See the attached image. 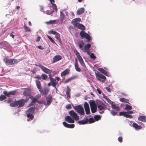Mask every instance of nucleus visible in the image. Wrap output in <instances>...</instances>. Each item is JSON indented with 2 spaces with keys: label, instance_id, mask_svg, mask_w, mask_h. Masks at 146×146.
Segmentation results:
<instances>
[{
  "label": "nucleus",
  "instance_id": "nucleus-7",
  "mask_svg": "<svg viewBox=\"0 0 146 146\" xmlns=\"http://www.w3.org/2000/svg\"><path fill=\"white\" fill-rule=\"evenodd\" d=\"M69 113L71 117L74 120L77 121L79 119V116L74 111L71 110L70 111Z\"/></svg>",
  "mask_w": 146,
  "mask_h": 146
},
{
  "label": "nucleus",
  "instance_id": "nucleus-30",
  "mask_svg": "<svg viewBox=\"0 0 146 146\" xmlns=\"http://www.w3.org/2000/svg\"><path fill=\"white\" fill-rule=\"evenodd\" d=\"M84 8H81L79 9L77 11V14L78 15H80L83 13H84Z\"/></svg>",
  "mask_w": 146,
  "mask_h": 146
},
{
  "label": "nucleus",
  "instance_id": "nucleus-60",
  "mask_svg": "<svg viewBox=\"0 0 146 146\" xmlns=\"http://www.w3.org/2000/svg\"><path fill=\"white\" fill-rule=\"evenodd\" d=\"M98 70L101 72L102 73H103L104 71L105 70L104 69L102 68H99L98 69Z\"/></svg>",
  "mask_w": 146,
  "mask_h": 146
},
{
  "label": "nucleus",
  "instance_id": "nucleus-13",
  "mask_svg": "<svg viewBox=\"0 0 146 146\" xmlns=\"http://www.w3.org/2000/svg\"><path fill=\"white\" fill-rule=\"evenodd\" d=\"M119 115L120 116L123 115L125 117L129 118H132L133 116L127 113V112L125 111H121L119 113Z\"/></svg>",
  "mask_w": 146,
  "mask_h": 146
},
{
  "label": "nucleus",
  "instance_id": "nucleus-39",
  "mask_svg": "<svg viewBox=\"0 0 146 146\" xmlns=\"http://www.w3.org/2000/svg\"><path fill=\"white\" fill-rule=\"evenodd\" d=\"M132 109V107L130 105L127 104L125 108V109L126 110H131Z\"/></svg>",
  "mask_w": 146,
  "mask_h": 146
},
{
  "label": "nucleus",
  "instance_id": "nucleus-40",
  "mask_svg": "<svg viewBox=\"0 0 146 146\" xmlns=\"http://www.w3.org/2000/svg\"><path fill=\"white\" fill-rule=\"evenodd\" d=\"M23 94L25 96H30V93L28 91H24Z\"/></svg>",
  "mask_w": 146,
  "mask_h": 146
},
{
  "label": "nucleus",
  "instance_id": "nucleus-4",
  "mask_svg": "<svg viewBox=\"0 0 146 146\" xmlns=\"http://www.w3.org/2000/svg\"><path fill=\"white\" fill-rule=\"evenodd\" d=\"M74 53L76 54V56L77 58H78L79 62H80V64L83 67H86V66L84 62V60L81 57V56L80 55V54L79 52L78 51L76 50L74 51Z\"/></svg>",
  "mask_w": 146,
  "mask_h": 146
},
{
  "label": "nucleus",
  "instance_id": "nucleus-64",
  "mask_svg": "<svg viewBox=\"0 0 146 146\" xmlns=\"http://www.w3.org/2000/svg\"><path fill=\"white\" fill-rule=\"evenodd\" d=\"M40 38L39 36H38L36 38V42H38L40 41Z\"/></svg>",
  "mask_w": 146,
  "mask_h": 146
},
{
  "label": "nucleus",
  "instance_id": "nucleus-29",
  "mask_svg": "<svg viewBox=\"0 0 146 146\" xmlns=\"http://www.w3.org/2000/svg\"><path fill=\"white\" fill-rule=\"evenodd\" d=\"M78 19H80V18H76L72 20V24H73V25L75 27H76L77 24L78 23L77 22Z\"/></svg>",
  "mask_w": 146,
  "mask_h": 146
},
{
  "label": "nucleus",
  "instance_id": "nucleus-54",
  "mask_svg": "<svg viewBox=\"0 0 146 146\" xmlns=\"http://www.w3.org/2000/svg\"><path fill=\"white\" fill-rule=\"evenodd\" d=\"M53 11H49L48 10L46 11V14L47 15H50L53 13Z\"/></svg>",
  "mask_w": 146,
  "mask_h": 146
},
{
  "label": "nucleus",
  "instance_id": "nucleus-61",
  "mask_svg": "<svg viewBox=\"0 0 146 146\" xmlns=\"http://www.w3.org/2000/svg\"><path fill=\"white\" fill-rule=\"evenodd\" d=\"M63 123L64 126L66 127H67L68 125V124L67 123L65 122H64Z\"/></svg>",
  "mask_w": 146,
  "mask_h": 146
},
{
  "label": "nucleus",
  "instance_id": "nucleus-17",
  "mask_svg": "<svg viewBox=\"0 0 146 146\" xmlns=\"http://www.w3.org/2000/svg\"><path fill=\"white\" fill-rule=\"evenodd\" d=\"M50 79L52 83V86L56 88V86L58 83V82H56V80L53 78L50 77Z\"/></svg>",
  "mask_w": 146,
  "mask_h": 146
},
{
  "label": "nucleus",
  "instance_id": "nucleus-41",
  "mask_svg": "<svg viewBox=\"0 0 146 146\" xmlns=\"http://www.w3.org/2000/svg\"><path fill=\"white\" fill-rule=\"evenodd\" d=\"M64 18V14L62 12H60V19L61 21H63Z\"/></svg>",
  "mask_w": 146,
  "mask_h": 146
},
{
  "label": "nucleus",
  "instance_id": "nucleus-47",
  "mask_svg": "<svg viewBox=\"0 0 146 146\" xmlns=\"http://www.w3.org/2000/svg\"><path fill=\"white\" fill-rule=\"evenodd\" d=\"M24 28L26 32H29L30 31V28L26 26H24Z\"/></svg>",
  "mask_w": 146,
  "mask_h": 146
},
{
  "label": "nucleus",
  "instance_id": "nucleus-10",
  "mask_svg": "<svg viewBox=\"0 0 146 146\" xmlns=\"http://www.w3.org/2000/svg\"><path fill=\"white\" fill-rule=\"evenodd\" d=\"M39 66L42 70L46 74H50L52 72V70L45 67L42 65L40 64V66Z\"/></svg>",
  "mask_w": 146,
  "mask_h": 146
},
{
  "label": "nucleus",
  "instance_id": "nucleus-44",
  "mask_svg": "<svg viewBox=\"0 0 146 146\" xmlns=\"http://www.w3.org/2000/svg\"><path fill=\"white\" fill-rule=\"evenodd\" d=\"M95 121L94 119L93 118H90L88 120V122L89 123H94Z\"/></svg>",
  "mask_w": 146,
  "mask_h": 146
},
{
  "label": "nucleus",
  "instance_id": "nucleus-46",
  "mask_svg": "<svg viewBox=\"0 0 146 146\" xmlns=\"http://www.w3.org/2000/svg\"><path fill=\"white\" fill-rule=\"evenodd\" d=\"M94 118L96 121H98L100 118V117L99 115H96L94 117Z\"/></svg>",
  "mask_w": 146,
  "mask_h": 146
},
{
  "label": "nucleus",
  "instance_id": "nucleus-43",
  "mask_svg": "<svg viewBox=\"0 0 146 146\" xmlns=\"http://www.w3.org/2000/svg\"><path fill=\"white\" fill-rule=\"evenodd\" d=\"M47 37L52 43L55 44L57 45L56 44L54 41V40L50 36L48 35H47Z\"/></svg>",
  "mask_w": 146,
  "mask_h": 146
},
{
  "label": "nucleus",
  "instance_id": "nucleus-5",
  "mask_svg": "<svg viewBox=\"0 0 146 146\" xmlns=\"http://www.w3.org/2000/svg\"><path fill=\"white\" fill-rule=\"evenodd\" d=\"M74 109L79 114L84 115V114L83 108L80 105H79L74 107Z\"/></svg>",
  "mask_w": 146,
  "mask_h": 146
},
{
  "label": "nucleus",
  "instance_id": "nucleus-26",
  "mask_svg": "<svg viewBox=\"0 0 146 146\" xmlns=\"http://www.w3.org/2000/svg\"><path fill=\"white\" fill-rule=\"evenodd\" d=\"M133 127L135 128V129H142V127L138 125L137 123H134L133 124Z\"/></svg>",
  "mask_w": 146,
  "mask_h": 146
},
{
  "label": "nucleus",
  "instance_id": "nucleus-49",
  "mask_svg": "<svg viewBox=\"0 0 146 146\" xmlns=\"http://www.w3.org/2000/svg\"><path fill=\"white\" fill-rule=\"evenodd\" d=\"M90 57L91 58L95 59L96 58V56H95L94 54L93 53H92L90 55Z\"/></svg>",
  "mask_w": 146,
  "mask_h": 146
},
{
  "label": "nucleus",
  "instance_id": "nucleus-62",
  "mask_svg": "<svg viewBox=\"0 0 146 146\" xmlns=\"http://www.w3.org/2000/svg\"><path fill=\"white\" fill-rule=\"evenodd\" d=\"M97 91L98 92V93L100 94H101L102 92V91L101 90L99 89V88H97Z\"/></svg>",
  "mask_w": 146,
  "mask_h": 146
},
{
  "label": "nucleus",
  "instance_id": "nucleus-34",
  "mask_svg": "<svg viewBox=\"0 0 146 146\" xmlns=\"http://www.w3.org/2000/svg\"><path fill=\"white\" fill-rule=\"evenodd\" d=\"M55 38L58 40L59 42L61 41V39L60 38V35L58 33H57L55 35Z\"/></svg>",
  "mask_w": 146,
  "mask_h": 146
},
{
  "label": "nucleus",
  "instance_id": "nucleus-1",
  "mask_svg": "<svg viewBox=\"0 0 146 146\" xmlns=\"http://www.w3.org/2000/svg\"><path fill=\"white\" fill-rule=\"evenodd\" d=\"M5 95H1L0 96V101H2L6 98V96L8 97H10L11 95L13 96L16 93V91H11L9 92H7L6 91H4L3 92Z\"/></svg>",
  "mask_w": 146,
  "mask_h": 146
},
{
  "label": "nucleus",
  "instance_id": "nucleus-32",
  "mask_svg": "<svg viewBox=\"0 0 146 146\" xmlns=\"http://www.w3.org/2000/svg\"><path fill=\"white\" fill-rule=\"evenodd\" d=\"M71 91L70 89L69 88L68 86L67 87V91L66 94L67 95V98H69L70 96V92Z\"/></svg>",
  "mask_w": 146,
  "mask_h": 146
},
{
  "label": "nucleus",
  "instance_id": "nucleus-48",
  "mask_svg": "<svg viewBox=\"0 0 146 146\" xmlns=\"http://www.w3.org/2000/svg\"><path fill=\"white\" fill-rule=\"evenodd\" d=\"M56 20H50L49 21L47 22V24H52L54 23L56 21Z\"/></svg>",
  "mask_w": 146,
  "mask_h": 146
},
{
  "label": "nucleus",
  "instance_id": "nucleus-8",
  "mask_svg": "<svg viewBox=\"0 0 146 146\" xmlns=\"http://www.w3.org/2000/svg\"><path fill=\"white\" fill-rule=\"evenodd\" d=\"M96 75L97 79L102 82H104L106 79V77L102 74L96 73Z\"/></svg>",
  "mask_w": 146,
  "mask_h": 146
},
{
  "label": "nucleus",
  "instance_id": "nucleus-37",
  "mask_svg": "<svg viewBox=\"0 0 146 146\" xmlns=\"http://www.w3.org/2000/svg\"><path fill=\"white\" fill-rule=\"evenodd\" d=\"M10 105L11 107H15L17 106V101L13 102L10 103Z\"/></svg>",
  "mask_w": 146,
  "mask_h": 146
},
{
  "label": "nucleus",
  "instance_id": "nucleus-45",
  "mask_svg": "<svg viewBox=\"0 0 146 146\" xmlns=\"http://www.w3.org/2000/svg\"><path fill=\"white\" fill-rule=\"evenodd\" d=\"M74 126L75 125L74 124H68L67 127L69 128H74Z\"/></svg>",
  "mask_w": 146,
  "mask_h": 146
},
{
  "label": "nucleus",
  "instance_id": "nucleus-25",
  "mask_svg": "<svg viewBox=\"0 0 146 146\" xmlns=\"http://www.w3.org/2000/svg\"><path fill=\"white\" fill-rule=\"evenodd\" d=\"M76 27L81 30H84L85 29V27L83 25L79 23L77 24Z\"/></svg>",
  "mask_w": 146,
  "mask_h": 146
},
{
  "label": "nucleus",
  "instance_id": "nucleus-18",
  "mask_svg": "<svg viewBox=\"0 0 146 146\" xmlns=\"http://www.w3.org/2000/svg\"><path fill=\"white\" fill-rule=\"evenodd\" d=\"M75 62L74 64V67L76 70L78 72L81 71L80 68L79 67V66L78 62V60L76 58L75 59Z\"/></svg>",
  "mask_w": 146,
  "mask_h": 146
},
{
  "label": "nucleus",
  "instance_id": "nucleus-19",
  "mask_svg": "<svg viewBox=\"0 0 146 146\" xmlns=\"http://www.w3.org/2000/svg\"><path fill=\"white\" fill-rule=\"evenodd\" d=\"M80 34L82 38H88V36L90 35L87 33H86L85 32L83 31H81L80 32Z\"/></svg>",
  "mask_w": 146,
  "mask_h": 146
},
{
  "label": "nucleus",
  "instance_id": "nucleus-23",
  "mask_svg": "<svg viewBox=\"0 0 146 146\" xmlns=\"http://www.w3.org/2000/svg\"><path fill=\"white\" fill-rule=\"evenodd\" d=\"M138 120L144 122H146V116H139L138 117Z\"/></svg>",
  "mask_w": 146,
  "mask_h": 146
},
{
  "label": "nucleus",
  "instance_id": "nucleus-36",
  "mask_svg": "<svg viewBox=\"0 0 146 146\" xmlns=\"http://www.w3.org/2000/svg\"><path fill=\"white\" fill-rule=\"evenodd\" d=\"M90 107L92 113H94L96 112L97 109V106L92 107Z\"/></svg>",
  "mask_w": 146,
  "mask_h": 146
},
{
  "label": "nucleus",
  "instance_id": "nucleus-38",
  "mask_svg": "<svg viewBox=\"0 0 146 146\" xmlns=\"http://www.w3.org/2000/svg\"><path fill=\"white\" fill-rule=\"evenodd\" d=\"M49 89L48 88H45L44 89V91L43 92V95H46L49 92Z\"/></svg>",
  "mask_w": 146,
  "mask_h": 146
},
{
  "label": "nucleus",
  "instance_id": "nucleus-28",
  "mask_svg": "<svg viewBox=\"0 0 146 146\" xmlns=\"http://www.w3.org/2000/svg\"><path fill=\"white\" fill-rule=\"evenodd\" d=\"M90 107L97 106L95 101L92 100H91L90 101Z\"/></svg>",
  "mask_w": 146,
  "mask_h": 146
},
{
  "label": "nucleus",
  "instance_id": "nucleus-57",
  "mask_svg": "<svg viewBox=\"0 0 146 146\" xmlns=\"http://www.w3.org/2000/svg\"><path fill=\"white\" fill-rule=\"evenodd\" d=\"M86 38L87 39V40L86 41L87 42H89L90 40V35L89 36H88V38Z\"/></svg>",
  "mask_w": 146,
  "mask_h": 146
},
{
  "label": "nucleus",
  "instance_id": "nucleus-9",
  "mask_svg": "<svg viewBox=\"0 0 146 146\" xmlns=\"http://www.w3.org/2000/svg\"><path fill=\"white\" fill-rule=\"evenodd\" d=\"M99 112L101 113H103L104 110L106 109V106L103 104H101L98 106Z\"/></svg>",
  "mask_w": 146,
  "mask_h": 146
},
{
  "label": "nucleus",
  "instance_id": "nucleus-14",
  "mask_svg": "<svg viewBox=\"0 0 146 146\" xmlns=\"http://www.w3.org/2000/svg\"><path fill=\"white\" fill-rule=\"evenodd\" d=\"M84 108L86 112V114H89L90 113V108L88 104L86 102L84 104Z\"/></svg>",
  "mask_w": 146,
  "mask_h": 146
},
{
  "label": "nucleus",
  "instance_id": "nucleus-24",
  "mask_svg": "<svg viewBox=\"0 0 146 146\" xmlns=\"http://www.w3.org/2000/svg\"><path fill=\"white\" fill-rule=\"evenodd\" d=\"M70 70L69 69H66L61 73L62 76H64L69 73Z\"/></svg>",
  "mask_w": 146,
  "mask_h": 146
},
{
  "label": "nucleus",
  "instance_id": "nucleus-15",
  "mask_svg": "<svg viewBox=\"0 0 146 146\" xmlns=\"http://www.w3.org/2000/svg\"><path fill=\"white\" fill-rule=\"evenodd\" d=\"M65 119L66 121L70 123H73L74 122V120L69 116H67Z\"/></svg>",
  "mask_w": 146,
  "mask_h": 146
},
{
  "label": "nucleus",
  "instance_id": "nucleus-63",
  "mask_svg": "<svg viewBox=\"0 0 146 146\" xmlns=\"http://www.w3.org/2000/svg\"><path fill=\"white\" fill-rule=\"evenodd\" d=\"M108 101V102L110 104H111H111H113V102L111 101L110 99H108V100H107Z\"/></svg>",
  "mask_w": 146,
  "mask_h": 146
},
{
  "label": "nucleus",
  "instance_id": "nucleus-56",
  "mask_svg": "<svg viewBox=\"0 0 146 146\" xmlns=\"http://www.w3.org/2000/svg\"><path fill=\"white\" fill-rule=\"evenodd\" d=\"M122 139L123 138L121 137H119L118 139L120 143H121L122 142Z\"/></svg>",
  "mask_w": 146,
  "mask_h": 146
},
{
  "label": "nucleus",
  "instance_id": "nucleus-58",
  "mask_svg": "<svg viewBox=\"0 0 146 146\" xmlns=\"http://www.w3.org/2000/svg\"><path fill=\"white\" fill-rule=\"evenodd\" d=\"M57 33L55 31H50V33L54 35H55Z\"/></svg>",
  "mask_w": 146,
  "mask_h": 146
},
{
  "label": "nucleus",
  "instance_id": "nucleus-33",
  "mask_svg": "<svg viewBox=\"0 0 146 146\" xmlns=\"http://www.w3.org/2000/svg\"><path fill=\"white\" fill-rule=\"evenodd\" d=\"M111 105L112 108L113 109H114L117 111H118L119 110V107L116 106L115 104H112Z\"/></svg>",
  "mask_w": 146,
  "mask_h": 146
},
{
  "label": "nucleus",
  "instance_id": "nucleus-50",
  "mask_svg": "<svg viewBox=\"0 0 146 146\" xmlns=\"http://www.w3.org/2000/svg\"><path fill=\"white\" fill-rule=\"evenodd\" d=\"M111 113L113 115H116L117 114V112H116L115 111L113 110H111Z\"/></svg>",
  "mask_w": 146,
  "mask_h": 146
},
{
  "label": "nucleus",
  "instance_id": "nucleus-16",
  "mask_svg": "<svg viewBox=\"0 0 146 146\" xmlns=\"http://www.w3.org/2000/svg\"><path fill=\"white\" fill-rule=\"evenodd\" d=\"M88 122V119L86 117H85L81 121H78V123L80 125H84L86 124Z\"/></svg>",
  "mask_w": 146,
  "mask_h": 146
},
{
  "label": "nucleus",
  "instance_id": "nucleus-3",
  "mask_svg": "<svg viewBox=\"0 0 146 146\" xmlns=\"http://www.w3.org/2000/svg\"><path fill=\"white\" fill-rule=\"evenodd\" d=\"M5 62L6 64L11 65L17 64L19 61L16 59L12 58H6L5 59Z\"/></svg>",
  "mask_w": 146,
  "mask_h": 146
},
{
  "label": "nucleus",
  "instance_id": "nucleus-59",
  "mask_svg": "<svg viewBox=\"0 0 146 146\" xmlns=\"http://www.w3.org/2000/svg\"><path fill=\"white\" fill-rule=\"evenodd\" d=\"M38 100L36 99L35 98H34L32 100V101L34 103H35L36 102H37Z\"/></svg>",
  "mask_w": 146,
  "mask_h": 146
},
{
  "label": "nucleus",
  "instance_id": "nucleus-52",
  "mask_svg": "<svg viewBox=\"0 0 146 146\" xmlns=\"http://www.w3.org/2000/svg\"><path fill=\"white\" fill-rule=\"evenodd\" d=\"M105 75L108 76H109V74L108 73L107 71L105 70L103 73Z\"/></svg>",
  "mask_w": 146,
  "mask_h": 146
},
{
  "label": "nucleus",
  "instance_id": "nucleus-31",
  "mask_svg": "<svg viewBox=\"0 0 146 146\" xmlns=\"http://www.w3.org/2000/svg\"><path fill=\"white\" fill-rule=\"evenodd\" d=\"M36 83L38 89H40V88H41V84L39 81L38 80H36Z\"/></svg>",
  "mask_w": 146,
  "mask_h": 146
},
{
  "label": "nucleus",
  "instance_id": "nucleus-22",
  "mask_svg": "<svg viewBox=\"0 0 146 146\" xmlns=\"http://www.w3.org/2000/svg\"><path fill=\"white\" fill-rule=\"evenodd\" d=\"M46 100L47 101V104L48 105H50L52 102V96H51L49 95L46 98Z\"/></svg>",
  "mask_w": 146,
  "mask_h": 146
},
{
  "label": "nucleus",
  "instance_id": "nucleus-27",
  "mask_svg": "<svg viewBox=\"0 0 146 146\" xmlns=\"http://www.w3.org/2000/svg\"><path fill=\"white\" fill-rule=\"evenodd\" d=\"M84 45V42L83 41H81L79 42L78 43V46L79 48L82 50V49H84L83 47Z\"/></svg>",
  "mask_w": 146,
  "mask_h": 146
},
{
  "label": "nucleus",
  "instance_id": "nucleus-51",
  "mask_svg": "<svg viewBox=\"0 0 146 146\" xmlns=\"http://www.w3.org/2000/svg\"><path fill=\"white\" fill-rule=\"evenodd\" d=\"M66 108L67 109L69 110L72 108V106L70 104L67 105L66 107Z\"/></svg>",
  "mask_w": 146,
  "mask_h": 146
},
{
  "label": "nucleus",
  "instance_id": "nucleus-12",
  "mask_svg": "<svg viewBox=\"0 0 146 146\" xmlns=\"http://www.w3.org/2000/svg\"><path fill=\"white\" fill-rule=\"evenodd\" d=\"M62 59V57L60 55H57L54 57L52 59V63H54L56 62L59 61Z\"/></svg>",
  "mask_w": 146,
  "mask_h": 146
},
{
  "label": "nucleus",
  "instance_id": "nucleus-55",
  "mask_svg": "<svg viewBox=\"0 0 146 146\" xmlns=\"http://www.w3.org/2000/svg\"><path fill=\"white\" fill-rule=\"evenodd\" d=\"M34 78H35L38 79V80H41L42 78L41 76H40L38 75H37L35 76Z\"/></svg>",
  "mask_w": 146,
  "mask_h": 146
},
{
  "label": "nucleus",
  "instance_id": "nucleus-11",
  "mask_svg": "<svg viewBox=\"0 0 146 146\" xmlns=\"http://www.w3.org/2000/svg\"><path fill=\"white\" fill-rule=\"evenodd\" d=\"M9 46L8 43L5 41H3L0 42V48H3L5 49L6 48H9Z\"/></svg>",
  "mask_w": 146,
  "mask_h": 146
},
{
  "label": "nucleus",
  "instance_id": "nucleus-20",
  "mask_svg": "<svg viewBox=\"0 0 146 146\" xmlns=\"http://www.w3.org/2000/svg\"><path fill=\"white\" fill-rule=\"evenodd\" d=\"M91 44L88 43L84 46V48L82 49V51L84 52H86L87 50H89V48L91 47Z\"/></svg>",
  "mask_w": 146,
  "mask_h": 146
},
{
  "label": "nucleus",
  "instance_id": "nucleus-2",
  "mask_svg": "<svg viewBox=\"0 0 146 146\" xmlns=\"http://www.w3.org/2000/svg\"><path fill=\"white\" fill-rule=\"evenodd\" d=\"M35 110V107H33L27 110L26 112L27 117L30 118L31 120L33 119L34 117L33 114L34 113Z\"/></svg>",
  "mask_w": 146,
  "mask_h": 146
},
{
  "label": "nucleus",
  "instance_id": "nucleus-35",
  "mask_svg": "<svg viewBox=\"0 0 146 146\" xmlns=\"http://www.w3.org/2000/svg\"><path fill=\"white\" fill-rule=\"evenodd\" d=\"M41 76L42 79L44 80H46L47 78H48V76L45 74H42Z\"/></svg>",
  "mask_w": 146,
  "mask_h": 146
},
{
  "label": "nucleus",
  "instance_id": "nucleus-21",
  "mask_svg": "<svg viewBox=\"0 0 146 146\" xmlns=\"http://www.w3.org/2000/svg\"><path fill=\"white\" fill-rule=\"evenodd\" d=\"M77 76H74L73 77H72L71 78H68L67 79H66L65 80V81L64 82V84H66L68 83L70 81L72 80H73L74 79H75L77 78Z\"/></svg>",
  "mask_w": 146,
  "mask_h": 146
},
{
  "label": "nucleus",
  "instance_id": "nucleus-53",
  "mask_svg": "<svg viewBox=\"0 0 146 146\" xmlns=\"http://www.w3.org/2000/svg\"><path fill=\"white\" fill-rule=\"evenodd\" d=\"M105 89H106L108 92H111V90L110 88L106 87L105 88Z\"/></svg>",
  "mask_w": 146,
  "mask_h": 146
},
{
  "label": "nucleus",
  "instance_id": "nucleus-6",
  "mask_svg": "<svg viewBox=\"0 0 146 146\" xmlns=\"http://www.w3.org/2000/svg\"><path fill=\"white\" fill-rule=\"evenodd\" d=\"M29 100V98H26L25 99H21L17 100V106L18 108H21L24 106L25 103L26 102Z\"/></svg>",
  "mask_w": 146,
  "mask_h": 146
},
{
  "label": "nucleus",
  "instance_id": "nucleus-42",
  "mask_svg": "<svg viewBox=\"0 0 146 146\" xmlns=\"http://www.w3.org/2000/svg\"><path fill=\"white\" fill-rule=\"evenodd\" d=\"M120 100L121 102H125V103H128L129 100L124 98H120Z\"/></svg>",
  "mask_w": 146,
  "mask_h": 146
}]
</instances>
